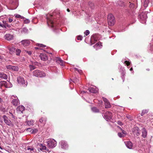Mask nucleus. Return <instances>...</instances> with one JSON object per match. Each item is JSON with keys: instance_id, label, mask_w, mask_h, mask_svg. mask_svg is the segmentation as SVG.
Here are the masks:
<instances>
[{"instance_id": "1", "label": "nucleus", "mask_w": 153, "mask_h": 153, "mask_svg": "<svg viewBox=\"0 0 153 153\" xmlns=\"http://www.w3.org/2000/svg\"><path fill=\"white\" fill-rule=\"evenodd\" d=\"M60 14L59 10L56 9L54 10L52 14H48L46 16L47 23L48 26L52 27H55L54 19L55 18H59L60 16Z\"/></svg>"}, {"instance_id": "2", "label": "nucleus", "mask_w": 153, "mask_h": 153, "mask_svg": "<svg viewBox=\"0 0 153 153\" xmlns=\"http://www.w3.org/2000/svg\"><path fill=\"white\" fill-rule=\"evenodd\" d=\"M33 74L35 76L39 77H43L46 75V74L44 72L39 70L34 71L33 72Z\"/></svg>"}, {"instance_id": "3", "label": "nucleus", "mask_w": 153, "mask_h": 153, "mask_svg": "<svg viewBox=\"0 0 153 153\" xmlns=\"http://www.w3.org/2000/svg\"><path fill=\"white\" fill-rule=\"evenodd\" d=\"M108 24L110 26L113 25L115 22V21L114 16L112 14H109L108 16Z\"/></svg>"}, {"instance_id": "4", "label": "nucleus", "mask_w": 153, "mask_h": 153, "mask_svg": "<svg viewBox=\"0 0 153 153\" xmlns=\"http://www.w3.org/2000/svg\"><path fill=\"white\" fill-rule=\"evenodd\" d=\"M48 147L51 148H53L56 145V142L54 139L50 140L47 142Z\"/></svg>"}, {"instance_id": "5", "label": "nucleus", "mask_w": 153, "mask_h": 153, "mask_svg": "<svg viewBox=\"0 0 153 153\" xmlns=\"http://www.w3.org/2000/svg\"><path fill=\"white\" fill-rule=\"evenodd\" d=\"M17 81L19 84L22 85L23 87H25L27 85V82H25L24 78L22 76L18 77Z\"/></svg>"}, {"instance_id": "6", "label": "nucleus", "mask_w": 153, "mask_h": 153, "mask_svg": "<svg viewBox=\"0 0 153 153\" xmlns=\"http://www.w3.org/2000/svg\"><path fill=\"white\" fill-rule=\"evenodd\" d=\"M112 114L111 112L107 111L105 113L104 118L107 121L111 120L112 118Z\"/></svg>"}, {"instance_id": "7", "label": "nucleus", "mask_w": 153, "mask_h": 153, "mask_svg": "<svg viewBox=\"0 0 153 153\" xmlns=\"http://www.w3.org/2000/svg\"><path fill=\"white\" fill-rule=\"evenodd\" d=\"M2 118L4 119V123L7 125L9 126L13 125V124L11 121L8 119V117L5 115H4L2 116Z\"/></svg>"}, {"instance_id": "8", "label": "nucleus", "mask_w": 153, "mask_h": 153, "mask_svg": "<svg viewBox=\"0 0 153 153\" xmlns=\"http://www.w3.org/2000/svg\"><path fill=\"white\" fill-rule=\"evenodd\" d=\"M20 43L25 47L28 46L30 45V42L29 40L25 39L21 41Z\"/></svg>"}, {"instance_id": "9", "label": "nucleus", "mask_w": 153, "mask_h": 153, "mask_svg": "<svg viewBox=\"0 0 153 153\" xmlns=\"http://www.w3.org/2000/svg\"><path fill=\"white\" fill-rule=\"evenodd\" d=\"M132 131L137 136H138L140 133V130L139 128L137 127H134L132 129Z\"/></svg>"}, {"instance_id": "10", "label": "nucleus", "mask_w": 153, "mask_h": 153, "mask_svg": "<svg viewBox=\"0 0 153 153\" xmlns=\"http://www.w3.org/2000/svg\"><path fill=\"white\" fill-rule=\"evenodd\" d=\"M13 97L14 98H16V99H13L12 102V104L15 106H17L18 105V103L19 102V100L18 99V98L17 97L13 95L12 96V97Z\"/></svg>"}, {"instance_id": "11", "label": "nucleus", "mask_w": 153, "mask_h": 153, "mask_svg": "<svg viewBox=\"0 0 153 153\" xmlns=\"http://www.w3.org/2000/svg\"><path fill=\"white\" fill-rule=\"evenodd\" d=\"M59 144L62 149H66L68 147V145L66 142L64 141H61Z\"/></svg>"}, {"instance_id": "12", "label": "nucleus", "mask_w": 153, "mask_h": 153, "mask_svg": "<svg viewBox=\"0 0 153 153\" xmlns=\"http://www.w3.org/2000/svg\"><path fill=\"white\" fill-rule=\"evenodd\" d=\"M89 90L90 92L95 94L97 92L98 89L96 87L94 86L90 87L89 88Z\"/></svg>"}, {"instance_id": "13", "label": "nucleus", "mask_w": 153, "mask_h": 153, "mask_svg": "<svg viewBox=\"0 0 153 153\" xmlns=\"http://www.w3.org/2000/svg\"><path fill=\"white\" fill-rule=\"evenodd\" d=\"M140 19L142 20L144 22H145V21L147 19V17L145 13H142L140 15Z\"/></svg>"}, {"instance_id": "14", "label": "nucleus", "mask_w": 153, "mask_h": 153, "mask_svg": "<svg viewBox=\"0 0 153 153\" xmlns=\"http://www.w3.org/2000/svg\"><path fill=\"white\" fill-rule=\"evenodd\" d=\"M25 110V107L23 105L19 106L16 109V111L19 113H22L23 111Z\"/></svg>"}, {"instance_id": "15", "label": "nucleus", "mask_w": 153, "mask_h": 153, "mask_svg": "<svg viewBox=\"0 0 153 153\" xmlns=\"http://www.w3.org/2000/svg\"><path fill=\"white\" fill-rule=\"evenodd\" d=\"M13 35L9 34H6L5 36V38L7 40L10 41L13 39Z\"/></svg>"}, {"instance_id": "16", "label": "nucleus", "mask_w": 153, "mask_h": 153, "mask_svg": "<svg viewBox=\"0 0 153 153\" xmlns=\"http://www.w3.org/2000/svg\"><path fill=\"white\" fill-rule=\"evenodd\" d=\"M41 59L43 61H46L48 59V56L44 53H41L40 55Z\"/></svg>"}, {"instance_id": "17", "label": "nucleus", "mask_w": 153, "mask_h": 153, "mask_svg": "<svg viewBox=\"0 0 153 153\" xmlns=\"http://www.w3.org/2000/svg\"><path fill=\"white\" fill-rule=\"evenodd\" d=\"M126 147L129 149H131L133 147L132 143L130 141H127L125 142Z\"/></svg>"}, {"instance_id": "18", "label": "nucleus", "mask_w": 153, "mask_h": 153, "mask_svg": "<svg viewBox=\"0 0 153 153\" xmlns=\"http://www.w3.org/2000/svg\"><path fill=\"white\" fill-rule=\"evenodd\" d=\"M37 62H36L32 63V64H30L29 65V67L30 71H31L36 68V67L34 66L37 64Z\"/></svg>"}, {"instance_id": "19", "label": "nucleus", "mask_w": 153, "mask_h": 153, "mask_svg": "<svg viewBox=\"0 0 153 153\" xmlns=\"http://www.w3.org/2000/svg\"><path fill=\"white\" fill-rule=\"evenodd\" d=\"M56 62L57 63L59 64L61 66H63V60H62L60 58L57 57L56 58Z\"/></svg>"}, {"instance_id": "20", "label": "nucleus", "mask_w": 153, "mask_h": 153, "mask_svg": "<svg viewBox=\"0 0 153 153\" xmlns=\"http://www.w3.org/2000/svg\"><path fill=\"white\" fill-rule=\"evenodd\" d=\"M0 78L2 79H6L7 78V76L4 73L0 72Z\"/></svg>"}, {"instance_id": "21", "label": "nucleus", "mask_w": 153, "mask_h": 153, "mask_svg": "<svg viewBox=\"0 0 153 153\" xmlns=\"http://www.w3.org/2000/svg\"><path fill=\"white\" fill-rule=\"evenodd\" d=\"M142 136L143 138H145L147 134V132L145 128H143L142 130Z\"/></svg>"}, {"instance_id": "22", "label": "nucleus", "mask_w": 153, "mask_h": 153, "mask_svg": "<svg viewBox=\"0 0 153 153\" xmlns=\"http://www.w3.org/2000/svg\"><path fill=\"white\" fill-rule=\"evenodd\" d=\"M2 84L4 85L6 88H10L12 87V85L10 82H8V84H10V86L8 85V84L6 81H3L2 82Z\"/></svg>"}, {"instance_id": "23", "label": "nucleus", "mask_w": 153, "mask_h": 153, "mask_svg": "<svg viewBox=\"0 0 153 153\" xmlns=\"http://www.w3.org/2000/svg\"><path fill=\"white\" fill-rule=\"evenodd\" d=\"M101 45V42H99L95 45L93 47L94 48H95L96 50L100 48V46Z\"/></svg>"}, {"instance_id": "24", "label": "nucleus", "mask_w": 153, "mask_h": 153, "mask_svg": "<svg viewBox=\"0 0 153 153\" xmlns=\"http://www.w3.org/2000/svg\"><path fill=\"white\" fill-rule=\"evenodd\" d=\"M39 149L41 151H42V150H46V146H45L44 145L42 144H40L39 145Z\"/></svg>"}, {"instance_id": "25", "label": "nucleus", "mask_w": 153, "mask_h": 153, "mask_svg": "<svg viewBox=\"0 0 153 153\" xmlns=\"http://www.w3.org/2000/svg\"><path fill=\"white\" fill-rule=\"evenodd\" d=\"M46 121V119L45 117H42L40 120L39 121L41 123L43 124L45 123Z\"/></svg>"}, {"instance_id": "26", "label": "nucleus", "mask_w": 153, "mask_h": 153, "mask_svg": "<svg viewBox=\"0 0 153 153\" xmlns=\"http://www.w3.org/2000/svg\"><path fill=\"white\" fill-rule=\"evenodd\" d=\"M97 41V39L96 38V36L95 35H93L91 38V42H93L94 41V42Z\"/></svg>"}, {"instance_id": "27", "label": "nucleus", "mask_w": 153, "mask_h": 153, "mask_svg": "<svg viewBox=\"0 0 153 153\" xmlns=\"http://www.w3.org/2000/svg\"><path fill=\"white\" fill-rule=\"evenodd\" d=\"M105 108H110L111 107V105L109 102L105 103Z\"/></svg>"}, {"instance_id": "28", "label": "nucleus", "mask_w": 153, "mask_h": 153, "mask_svg": "<svg viewBox=\"0 0 153 153\" xmlns=\"http://www.w3.org/2000/svg\"><path fill=\"white\" fill-rule=\"evenodd\" d=\"M91 109L93 112L95 113L98 112L99 111V110L96 107L92 108Z\"/></svg>"}, {"instance_id": "29", "label": "nucleus", "mask_w": 153, "mask_h": 153, "mask_svg": "<svg viewBox=\"0 0 153 153\" xmlns=\"http://www.w3.org/2000/svg\"><path fill=\"white\" fill-rule=\"evenodd\" d=\"M149 2V0H145L144 1V6L145 7H147Z\"/></svg>"}, {"instance_id": "30", "label": "nucleus", "mask_w": 153, "mask_h": 153, "mask_svg": "<svg viewBox=\"0 0 153 153\" xmlns=\"http://www.w3.org/2000/svg\"><path fill=\"white\" fill-rule=\"evenodd\" d=\"M27 123L28 125L30 126L33 125L34 121L32 120H31L30 121H27Z\"/></svg>"}, {"instance_id": "31", "label": "nucleus", "mask_w": 153, "mask_h": 153, "mask_svg": "<svg viewBox=\"0 0 153 153\" xmlns=\"http://www.w3.org/2000/svg\"><path fill=\"white\" fill-rule=\"evenodd\" d=\"M27 150H30V152H31L32 151H33V152H35L36 151V150L35 149L33 148L32 147H30V146H28L27 147Z\"/></svg>"}, {"instance_id": "32", "label": "nucleus", "mask_w": 153, "mask_h": 153, "mask_svg": "<svg viewBox=\"0 0 153 153\" xmlns=\"http://www.w3.org/2000/svg\"><path fill=\"white\" fill-rule=\"evenodd\" d=\"M118 5L120 6H123L124 5V2L121 1H118Z\"/></svg>"}, {"instance_id": "33", "label": "nucleus", "mask_w": 153, "mask_h": 153, "mask_svg": "<svg viewBox=\"0 0 153 153\" xmlns=\"http://www.w3.org/2000/svg\"><path fill=\"white\" fill-rule=\"evenodd\" d=\"M91 9H93L94 8V4L91 2H89L88 3Z\"/></svg>"}, {"instance_id": "34", "label": "nucleus", "mask_w": 153, "mask_h": 153, "mask_svg": "<svg viewBox=\"0 0 153 153\" xmlns=\"http://www.w3.org/2000/svg\"><path fill=\"white\" fill-rule=\"evenodd\" d=\"M12 70L15 71H17L19 70V68L18 66H13Z\"/></svg>"}, {"instance_id": "35", "label": "nucleus", "mask_w": 153, "mask_h": 153, "mask_svg": "<svg viewBox=\"0 0 153 153\" xmlns=\"http://www.w3.org/2000/svg\"><path fill=\"white\" fill-rule=\"evenodd\" d=\"M149 110L148 109H145L143 110L141 113V115L143 116V114L146 113H147L148 112Z\"/></svg>"}, {"instance_id": "36", "label": "nucleus", "mask_w": 153, "mask_h": 153, "mask_svg": "<svg viewBox=\"0 0 153 153\" xmlns=\"http://www.w3.org/2000/svg\"><path fill=\"white\" fill-rule=\"evenodd\" d=\"M26 131H29L31 133H34V130H33V129L30 128H27L26 129Z\"/></svg>"}, {"instance_id": "37", "label": "nucleus", "mask_w": 153, "mask_h": 153, "mask_svg": "<svg viewBox=\"0 0 153 153\" xmlns=\"http://www.w3.org/2000/svg\"><path fill=\"white\" fill-rule=\"evenodd\" d=\"M21 52V51L20 49H17L16 51V55L17 56L19 55Z\"/></svg>"}, {"instance_id": "38", "label": "nucleus", "mask_w": 153, "mask_h": 153, "mask_svg": "<svg viewBox=\"0 0 153 153\" xmlns=\"http://www.w3.org/2000/svg\"><path fill=\"white\" fill-rule=\"evenodd\" d=\"M129 7L130 8L132 9L134 7V4L133 3H131L130 2H129Z\"/></svg>"}, {"instance_id": "39", "label": "nucleus", "mask_w": 153, "mask_h": 153, "mask_svg": "<svg viewBox=\"0 0 153 153\" xmlns=\"http://www.w3.org/2000/svg\"><path fill=\"white\" fill-rule=\"evenodd\" d=\"M118 135L120 137H124L125 136V135L123 134L122 133H118Z\"/></svg>"}, {"instance_id": "40", "label": "nucleus", "mask_w": 153, "mask_h": 153, "mask_svg": "<svg viewBox=\"0 0 153 153\" xmlns=\"http://www.w3.org/2000/svg\"><path fill=\"white\" fill-rule=\"evenodd\" d=\"M79 81V80L77 79L76 78H75L72 81L75 84H76Z\"/></svg>"}, {"instance_id": "41", "label": "nucleus", "mask_w": 153, "mask_h": 153, "mask_svg": "<svg viewBox=\"0 0 153 153\" xmlns=\"http://www.w3.org/2000/svg\"><path fill=\"white\" fill-rule=\"evenodd\" d=\"M75 70L77 71L80 74H81L82 73V71L80 69H78V68H74Z\"/></svg>"}, {"instance_id": "42", "label": "nucleus", "mask_w": 153, "mask_h": 153, "mask_svg": "<svg viewBox=\"0 0 153 153\" xmlns=\"http://www.w3.org/2000/svg\"><path fill=\"white\" fill-rule=\"evenodd\" d=\"M6 67L7 69L12 70L13 66L11 65H8Z\"/></svg>"}, {"instance_id": "43", "label": "nucleus", "mask_w": 153, "mask_h": 153, "mask_svg": "<svg viewBox=\"0 0 153 153\" xmlns=\"http://www.w3.org/2000/svg\"><path fill=\"white\" fill-rule=\"evenodd\" d=\"M37 45H37L38 46L40 47L43 48V47H46V46L45 45L42 44H38Z\"/></svg>"}, {"instance_id": "44", "label": "nucleus", "mask_w": 153, "mask_h": 153, "mask_svg": "<svg viewBox=\"0 0 153 153\" xmlns=\"http://www.w3.org/2000/svg\"><path fill=\"white\" fill-rule=\"evenodd\" d=\"M30 20L28 19H25L24 20V23L25 24H28L29 23Z\"/></svg>"}, {"instance_id": "45", "label": "nucleus", "mask_w": 153, "mask_h": 153, "mask_svg": "<svg viewBox=\"0 0 153 153\" xmlns=\"http://www.w3.org/2000/svg\"><path fill=\"white\" fill-rule=\"evenodd\" d=\"M82 36H79L77 37V40H82Z\"/></svg>"}, {"instance_id": "46", "label": "nucleus", "mask_w": 153, "mask_h": 153, "mask_svg": "<svg viewBox=\"0 0 153 153\" xmlns=\"http://www.w3.org/2000/svg\"><path fill=\"white\" fill-rule=\"evenodd\" d=\"M84 33L87 36L89 34L90 32L88 30H86L85 32Z\"/></svg>"}, {"instance_id": "47", "label": "nucleus", "mask_w": 153, "mask_h": 153, "mask_svg": "<svg viewBox=\"0 0 153 153\" xmlns=\"http://www.w3.org/2000/svg\"><path fill=\"white\" fill-rule=\"evenodd\" d=\"M102 98L103 99V101H104L105 103L108 102V100L106 98L104 97H103Z\"/></svg>"}, {"instance_id": "48", "label": "nucleus", "mask_w": 153, "mask_h": 153, "mask_svg": "<svg viewBox=\"0 0 153 153\" xmlns=\"http://www.w3.org/2000/svg\"><path fill=\"white\" fill-rule=\"evenodd\" d=\"M3 23L4 24V25H5L6 26H7L8 27H9V26L8 25L7 23V22L5 21H3Z\"/></svg>"}, {"instance_id": "49", "label": "nucleus", "mask_w": 153, "mask_h": 153, "mask_svg": "<svg viewBox=\"0 0 153 153\" xmlns=\"http://www.w3.org/2000/svg\"><path fill=\"white\" fill-rule=\"evenodd\" d=\"M125 63L128 66L129 65H130V62L128 61H125Z\"/></svg>"}, {"instance_id": "50", "label": "nucleus", "mask_w": 153, "mask_h": 153, "mask_svg": "<svg viewBox=\"0 0 153 153\" xmlns=\"http://www.w3.org/2000/svg\"><path fill=\"white\" fill-rule=\"evenodd\" d=\"M121 130L122 131V133L124 134L125 135L126 134V131H124V130H122V129H121Z\"/></svg>"}, {"instance_id": "51", "label": "nucleus", "mask_w": 153, "mask_h": 153, "mask_svg": "<svg viewBox=\"0 0 153 153\" xmlns=\"http://www.w3.org/2000/svg\"><path fill=\"white\" fill-rule=\"evenodd\" d=\"M25 52L27 53L28 55H30L32 54V52L30 51H25Z\"/></svg>"}, {"instance_id": "52", "label": "nucleus", "mask_w": 153, "mask_h": 153, "mask_svg": "<svg viewBox=\"0 0 153 153\" xmlns=\"http://www.w3.org/2000/svg\"><path fill=\"white\" fill-rule=\"evenodd\" d=\"M28 30L27 29V28H23V29H22V32H25V33L26 32H27V31Z\"/></svg>"}, {"instance_id": "53", "label": "nucleus", "mask_w": 153, "mask_h": 153, "mask_svg": "<svg viewBox=\"0 0 153 153\" xmlns=\"http://www.w3.org/2000/svg\"><path fill=\"white\" fill-rule=\"evenodd\" d=\"M9 113L10 114V115H11V116H12V117L13 118L15 119V116L13 115V114L11 112H9Z\"/></svg>"}, {"instance_id": "54", "label": "nucleus", "mask_w": 153, "mask_h": 153, "mask_svg": "<svg viewBox=\"0 0 153 153\" xmlns=\"http://www.w3.org/2000/svg\"><path fill=\"white\" fill-rule=\"evenodd\" d=\"M15 16L16 17L18 18L21 17V16L20 15H19V14H16V15Z\"/></svg>"}, {"instance_id": "55", "label": "nucleus", "mask_w": 153, "mask_h": 153, "mask_svg": "<svg viewBox=\"0 0 153 153\" xmlns=\"http://www.w3.org/2000/svg\"><path fill=\"white\" fill-rule=\"evenodd\" d=\"M117 123L119 125H122V123L120 121H118Z\"/></svg>"}, {"instance_id": "56", "label": "nucleus", "mask_w": 153, "mask_h": 153, "mask_svg": "<svg viewBox=\"0 0 153 153\" xmlns=\"http://www.w3.org/2000/svg\"><path fill=\"white\" fill-rule=\"evenodd\" d=\"M8 20H9V22H12V21L13 20L12 19L10 18H9Z\"/></svg>"}, {"instance_id": "57", "label": "nucleus", "mask_w": 153, "mask_h": 153, "mask_svg": "<svg viewBox=\"0 0 153 153\" xmlns=\"http://www.w3.org/2000/svg\"><path fill=\"white\" fill-rule=\"evenodd\" d=\"M150 50L151 51H153V45L151 47Z\"/></svg>"}, {"instance_id": "58", "label": "nucleus", "mask_w": 153, "mask_h": 153, "mask_svg": "<svg viewBox=\"0 0 153 153\" xmlns=\"http://www.w3.org/2000/svg\"><path fill=\"white\" fill-rule=\"evenodd\" d=\"M0 26L2 27H4V25H2L1 23H0Z\"/></svg>"}, {"instance_id": "59", "label": "nucleus", "mask_w": 153, "mask_h": 153, "mask_svg": "<svg viewBox=\"0 0 153 153\" xmlns=\"http://www.w3.org/2000/svg\"><path fill=\"white\" fill-rule=\"evenodd\" d=\"M33 130H34V133L36 132L37 131L36 129H34Z\"/></svg>"}, {"instance_id": "60", "label": "nucleus", "mask_w": 153, "mask_h": 153, "mask_svg": "<svg viewBox=\"0 0 153 153\" xmlns=\"http://www.w3.org/2000/svg\"><path fill=\"white\" fill-rule=\"evenodd\" d=\"M133 68H131L130 69V71H132V70H133Z\"/></svg>"}, {"instance_id": "61", "label": "nucleus", "mask_w": 153, "mask_h": 153, "mask_svg": "<svg viewBox=\"0 0 153 153\" xmlns=\"http://www.w3.org/2000/svg\"><path fill=\"white\" fill-rule=\"evenodd\" d=\"M67 11L68 12H69L70 11V10H69V9H67Z\"/></svg>"}, {"instance_id": "62", "label": "nucleus", "mask_w": 153, "mask_h": 153, "mask_svg": "<svg viewBox=\"0 0 153 153\" xmlns=\"http://www.w3.org/2000/svg\"><path fill=\"white\" fill-rule=\"evenodd\" d=\"M82 93H85V91H82Z\"/></svg>"}, {"instance_id": "63", "label": "nucleus", "mask_w": 153, "mask_h": 153, "mask_svg": "<svg viewBox=\"0 0 153 153\" xmlns=\"http://www.w3.org/2000/svg\"><path fill=\"white\" fill-rule=\"evenodd\" d=\"M2 101V100L1 99L0 97V102H1Z\"/></svg>"}, {"instance_id": "64", "label": "nucleus", "mask_w": 153, "mask_h": 153, "mask_svg": "<svg viewBox=\"0 0 153 153\" xmlns=\"http://www.w3.org/2000/svg\"><path fill=\"white\" fill-rule=\"evenodd\" d=\"M2 59V57L0 56V59Z\"/></svg>"}]
</instances>
